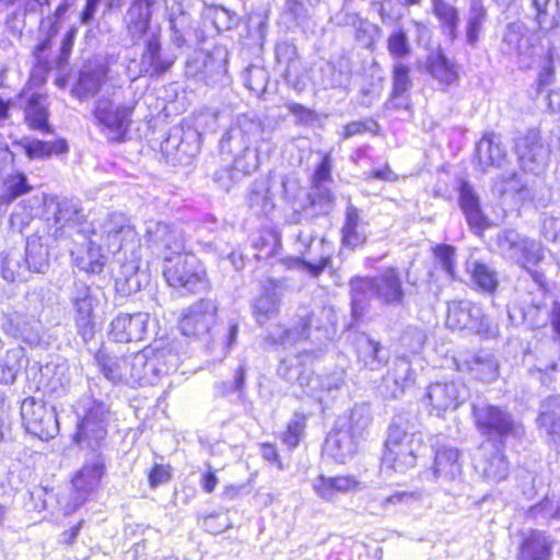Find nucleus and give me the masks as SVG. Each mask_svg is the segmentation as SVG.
Masks as SVG:
<instances>
[{"label": "nucleus", "instance_id": "58", "mask_svg": "<svg viewBox=\"0 0 560 560\" xmlns=\"http://www.w3.org/2000/svg\"><path fill=\"white\" fill-rule=\"evenodd\" d=\"M128 28L132 35H141L149 24V8L142 2L133 3L126 15Z\"/></svg>", "mask_w": 560, "mask_h": 560}, {"label": "nucleus", "instance_id": "8", "mask_svg": "<svg viewBox=\"0 0 560 560\" xmlns=\"http://www.w3.org/2000/svg\"><path fill=\"white\" fill-rule=\"evenodd\" d=\"M135 107L136 101H121L117 94L97 100L94 116L109 141L122 142L125 140Z\"/></svg>", "mask_w": 560, "mask_h": 560}, {"label": "nucleus", "instance_id": "17", "mask_svg": "<svg viewBox=\"0 0 560 560\" xmlns=\"http://www.w3.org/2000/svg\"><path fill=\"white\" fill-rule=\"evenodd\" d=\"M97 238L109 252L120 250L124 242L135 237L129 220L122 213H110L98 224Z\"/></svg>", "mask_w": 560, "mask_h": 560}, {"label": "nucleus", "instance_id": "61", "mask_svg": "<svg viewBox=\"0 0 560 560\" xmlns=\"http://www.w3.org/2000/svg\"><path fill=\"white\" fill-rule=\"evenodd\" d=\"M220 110L215 108H205L196 116V126L202 132L215 131L219 127Z\"/></svg>", "mask_w": 560, "mask_h": 560}, {"label": "nucleus", "instance_id": "40", "mask_svg": "<svg viewBox=\"0 0 560 560\" xmlns=\"http://www.w3.org/2000/svg\"><path fill=\"white\" fill-rule=\"evenodd\" d=\"M331 160L329 155H325L317 166L314 176V189L310 194V198L312 199V203H323L329 205L332 201V194L329 188L326 187V184L331 179Z\"/></svg>", "mask_w": 560, "mask_h": 560}, {"label": "nucleus", "instance_id": "60", "mask_svg": "<svg viewBox=\"0 0 560 560\" xmlns=\"http://www.w3.org/2000/svg\"><path fill=\"white\" fill-rule=\"evenodd\" d=\"M387 49L395 58H405L410 55L411 48L407 34L402 31L394 32L387 39Z\"/></svg>", "mask_w": 560, "mask_h": 560}, {"label": "nucleus", "instance_id": "59", "mask_svg": "<svg viewBox=\"0 0 560 560\" xmlns=\"http://www.w3.org/2000/svg\"><path fill=\"white\" fill-rule=\"evenodd\" d=\"M305 416L295 412L288 423L287 430L282 434V442L289 448H294L299 445L301 435L305 428Z\"/></svg>", "mask_w": 560, "mask_h": 560}, {"label": "nucleus", "instance_id": "35", "mask_svg": "<svg viewBox=\"0 0 560 560\" xmlns=\"http://www.w3.org/2000/svg\"><path fill=\"white\" fill-rule=\"evenodd\" d=\"M434 474L438 478L455 480L462 474L459 452L451 446H442L436 451L434 460Z\"/></svg>", "mask_w": 560, "mask_h": 560}, {"label": "nucleus", "instance_id": "4", "mask_svg": "<svg viewBox=\"0 0 560 560\" xmlns=\"http://www.w3.org/2000/svg\"><path fill=\"white\" fill-rule=\"evenodd\" d=\"M353 312L365 300L374 298L389 306H400L405 300V291L398 269L389 267L373 278L355 277L350 281Z\"/></svg>", "mask_w": 560, "mask_h": 560}, {"label": "nucleus", "instance_id": "54", "mask_svg": "<svg viewBox=\"0 0 560 560\" xmlns=\"http://www.w3.org/2000/svg\"><path fill=\"white\" fill-rule=\"evenodd\" d=\"M147 275L135 265H126L120 276L116 278V288L122 294H131L141 290Z\"/></svg>", "mask_w": 560, "mask_h": 560}, {"label": "nucleus", "instance_id": "28", "mask_svg": "<svg viewBox=\"0 0 560 560\" xmlns=\"http://www.w3.org/2000/svg\"><path fill=\"white\" fill-rule=\"evenodd\" d=\"M4 330L8 335L22 340L31 347L39 345L42 340L40 323L33 317L20 313L11 314L7 318Z\"/></svg>", "mask_w": 560, "mask_h": 560}, {"label": "nucleus", "instance_id": "3", "mask_svg": "<svg viewBox=\"0 0 560 560\" xmlns=\"http://www.w3.org/2000/svg\"><path fill=\"white\" fill-rule=\"evenodd\" d=\"M421 447V433L411 431L405 417L396 416L388 428L385 451L382 457L383 466L398 472H405L415 467Z\"/></svg>", "mask_w": 560, "mask_h": 560}, {"label": "nucleus", "instance_id": "39", "mask_svg": "<svg viewBox=\"0 0 560 560\" xmlns=\"http://www.w3.org/2000/svg\"><path fill=\"white\" fill-rule=\"evenodd\" d=\"M0 273L7 282L26 281L31 273L30 266L24 262L23 253L14 249L3 255L0 262Z\"/></svg>", "mask_w": 560, "mask_h": 560}, {"label": "nucleus", "instance_id": "50", "mask_svg": "<svg viewBox=\"0 0 560 560\" xmlns=\"http://www.w3.org/2000/svg\"><path fill=\"white\" fill-rule=\"evenodd\" d=\"M19 145L30 159H45L52 153H61L67 150L63 141L46 142L37 139H23Z\"/></svg>", "mask_w": 560, "mask_h": 560}, {"label": "nucleus", "instance_id": "41", "mask_svg": "<svg viewBox=\"0 0 560 560\" xmlns=\"http://www.w3.org/2000/svg\"><path fill=\"white\" fill-rule=\"evenodd\" d=\"M534 20L542 31H551L560 24L558 0H532Z\"/></svg>", "mask_w": 560, "mask_h": 560}, {"label": "nucleus", "instance_id": "13", "mask_svg": "<svg viewBox=\"0 0 560 560\" xmlns=\"http://www.w3.org/2000/svg\"><path fill=\"white\" fill-rule=\"evenodd\" d=\"M468 397V387L460 380H454L431 383L424 400L431 415L442 417L446 411L456 410Z\"/></svg>", "mask_w": 560, "mask_h": 560}, {"label": "nucleus", "instance_id": "9", "mask_svg": "<svg viewBox=\"0 0 560 560\" xmlns=\"http://www.w3.org/2000/svg\"><path fill=\"white\" fill-rule=\"evenodd\" d=\"M163 275L170 287L187 292H199L207 288L203 267L194 255L185 252L173 256L165 254Z\"/></svg>", "mask_w": 560, "mask_h": 560}, {"label": "nucleus", "instance_id": "37", "mask_svg": "<svg viewBox=\"0 0 560 560\" xmlns=\"http://www.w3.org/2000/svg\"><path fill=\"white\" fill-rule=\"evenodd\" d=\"M427 67L430 74L441 84H454L459 78L457 65L451 61L442 50L429 55Z\"/></svg>", "mask_w": 560, "mask_h": 560}, {"label": "nucleus", "instance_id": "7", "mask_svg": "<svg viewBox=\"0 0 560 560\" xmlns=\"http://www.w3.org/2000/svg\"><path fill=\"white\" fill-rule=\"evenodd\" d=\"M178 355L171 349L145 348L132 354L131 386L155 385L177 369Z\"/></svg>", "mask_w": 560, "mask_h": 560}, {"label": "nucleus", "instance_id": "29", "mask_svg": "<svg viewBox=\"0 0 560 560\" xmlns=\"http://www.w3.org/2000/svg\"><path fill=\"white\" fill-rule=\"evenodd\" d=\"M19 98H26L24 116L30 128L49 132L46 97L39 93L30 94L28 89L25 88L20 93Z\"/></svg>", "mask_w": 560, "mask_h": 560}, {"label": "nucleus", "instance_id": "11", "mask_svg": "<svg viewBox=\"0 0 560 560\" xmlns=\"http://www.w3.org/2000/svg\"><path fill=\"white\" fill-rule=\"evenodd\" d=\"M472 416L476 427L485 435L520 439L525 433L522 423L515 421L510 412L500 407L474 404Z\"/></svg>", "mask_w": 560, "mask_h": 560}, {"label": "nucleus", "instance_id": "5", "mask_svg": "<svg viewBox=\"0 0 560 560\" xmlns=\"http://www.w3.org/2000/svg\"><path fill=\"white\" fill-rule=\"evenodd\" d=\"M75 413L78 424L74 442L82 450H101L107 435L108 407L102 401L85 397L75 406Z\"/></svg>", "mask_w": 560, "mask_h": 560}, {"label": "nucleus", "instance_id": "43", "mask_svg": "<svg viewBox=\"0 0 560 560\" xmlns=\"http://www.w3.org/2000/svg\"><path fill=\"white\" fill-rule=\"evenodd\" d=\"M42 206L43 198L40 196H32L28 199L21 201L11 213V228L22 233L33 221Z\"/></svg>", "mask_w": 560, "mask_h": 560}, {"label": "nucleus", "instance_id": "15", "mask_svg": "<svg viewBox=\"0 0 560 560\" xmlns=\"http://www.w3.org/2000/svg\"><path fill=\"white\" fill-rule=\"evenodd\" d=\"M446 325L451 329H468L478 334L487 331L489 328L481 307L470 301L448 303Z\"/></svg>", "mask_w": 560, "mask_h": 560}, {"label": "nucleus", "instance_id": "63", "mask_svg": "<svg viewBox=\"0 0 560 560\" xmlns=\"http://www.w3.org/2000/svg\"><path fill=\"white\" fill-rule=\"evenodd\" d=\"M279 246V234L273 231H265L259 236V240L255 242V247H257L266 257L275 255Z\"/></svg>", "mask_w": 560, "mask_h": 560}, {"label": "nucleus", "instance_id": "30", "mask_svg": "<svg viewBox=\"0 0 560 560\" xmlns=\"http://www.w3.org/2000/svg\"><path fill=\"white\" fill-rule=\"evenodd\" d=\"M222 73L221 65L203 51L194 52L186 61L185 74L211 84Z\"/></svg>", "mask_w": 560, "mask_h": 560}, {"label": "nucleus", "instance_id": "21", "mask_svg": "<svg viewBox=\"0 0 560 560\" xmlns=\"http://www.w3.org/2000/svg\"><path fill=\"white\" fill-rule=\"evenodd\" d=\"M148 313L119 314L110 324V337L117 342L140 341L147 334Z\"/></svg>", "mask_w": 560, "mask_h": 560}, {"label": "nucleus", "instance_id": "47", "mask_svg": "<svg viewBox=\"0 0 560 560\" xmlns=\"http://www.w3.org/2000/svg\"><path fill=\"white\" fill-rule=\"evenodd\" d=\"M433 13L441 23L443 32L451 40L458 37L459 15L457 9L444 0H433Z\"/></svg>", "mask_w": 560, "mask_h": 560}, {"label": "nucleus", "instance_id": "12", "mask_svg": "<svg viewBox=\"0 0 560 560\" xmlns=\"http://www.w3.org/2000/svg\"><path fill=\"white\" fill-rule=\"evenodd\" d=\"M21 417L26 431L40 440L52 439L59 432L55 408L43 400L25 398L21 405Z\"/></svg>", "mask_w": 560, "mask_h": 560}, {"label": "nucleus", "instance_id": "2", "mask_svg": "<svg viewBox=\"0 0 560 560\" xmlns=\"http://www.w3.org/2000/svg\"><path fill=\"white\" fill-rule=\"evenodd\" d=\"M218 307L211 300L201 299L187 307L179 319L185 336L208 337L212 347L225 354L235 343L238 326L235 323L215 325Z\"/></svg>", "mask_w": 560, "mask_h": 560}, {"label": "nucleus", "instance_id": "14", "mask_svg": "<svg viewBox=\"0 0 560 560\" xmlns=\"http://www.w3.org/2000/svg\"><path fill=\"white\" fill-rule=\"evenodd\" d=\"M515 151L524 171L539 174L546 170L550 150L542 142L537 129H529L518 137L515 143Z\"/></svg>", "mask_w": 560, "mask_h": 560}, {"label": "nucleus", "instance_id": "49", "mask_svg": "<svg viewBox=\"0 0 560 560\" xmlns=\"http://www.w3.org/2000/svg\"><path fill=\"white\" fill-rule=\"evenodd\" d=\"M24 262L30 266V273L44 272L48 266V249L39 238H28L26 242Z\"/></svg>", "mask_w": 560, "mask_h": 560}, {"label": "nucleus", "instance_id": "19", "mask_svg": "<svg viewBox=\"0 0 560 560\" xmlns=\"http://www.w3.org/2000/svg\"><path fill=\"white\" fill-rule=\"evenodd\" d=\"M312 317V314L304 313L298 315L290 325L279 324L265 336V343L287 348L307 338Z\"/></svg>", "mask_w": 560, "mask_h": 560}, {"label": "nucleus", "instance_id": "1", "mask_svg": "<svg viewBox=\"0 0 560 560\" xmlns=\"http://www.w3.org/2000/svg\"><path fill=\"white\" fill-rule=\"evenodd\" d=\"M221 145L233 156L231 168H222L214 174V180L225 190L242 177L257 171L262 159L275 151V144L265 137L261 121L247 115L236 117L222 138Z\"/></svg>", "mask_w": 560, "mask_h": 560}, {"label": "nucleus", "instance_id": "26", "mask_svg": "<svg viewBox=\"0 0 560 560\" xmlns=\"http://www.w3.org/2000/svg\"><path fill=\"white\" fill-rule=\"evenodd\" d=\"M358 486L359 482L351 476L327 477L319 475L312 482L314 492L322 500L328 502L336 501L340 495L355 491Z\"/></svg>", "mask_w": 560, "mask_h": 560}, {"label": "nucleus", "instance_id": "20", "mask_svg": "<svg viewBox=\"0 0 560 560\" xmlns=\"http://www.w3.org/2000/svg\"><path fill=\"white\" fill-rule=\"evenodd\" d=\"M72 304L75 312V324L79 334L90 338L93 331V311L96 305V296L90 287L82 282L75 283L72 296Z\"/></svg>", "mask_w": 560, "mask_h": 560}, {"label": "nucleus", "instance_id": "23", "mask_svg": "<svg viewBox=\"0 0 560 560\" xmlns=\"http://www.w3.org/2000/svg\"><path fill=\"white\" fill-rule=\"evenodd\" d=\"M415 371L410 362L399 359L394 362L392 369L383 377L380 386L381 394L385 398H398L415 384Z\"/></svg>", "mask_w": 560, "mask_h": 560}, {"label": "nucleus", "instance_id": "64", "mask_svg": "<svg viewBox=\"0 0 560 560\" xmlns=\"http://www.w3.org/2000/svg\"><path fill=\"white\" fill-rule=\"evenodd\" d=\"M458 200L464 214L480 207L479 198L468 183L460 185Z\"/></svg>", "mask_w": 560, "mask_h": 560}, {"label": "nucleus", "instance_id": "52", "mask_svg": "<svg viewBox=\"0 0 560 560\" xmlns=\"http://www.w3.org/2000/svg\"><path fill=\"white\" fill-rule=\"evenodd\" d=\"M410 86L409 68L402 62L394 65L392 104L395 108L407 107L404 94Z\"/></svg>", "mask_w": 560, "mask_h": 560}, {"label": "nucleus", "instance_id": "36", "mask_svg": "<svg viewBox=\"0 0 560 560\" xmlns=\"http://www.w3.org/2000/svg\"><path fill=\"white\" fill-rule=\"evenodd\" d=\"M357 348L359 361L372 371L380 370L387 362L388 355L383 346L365 335L358 338Z\"/></svg>", "mask_w": 560, "mask_h": 560}, {"label": "nucleus", "instance_id": "46", "mask_svg": "<svg viewBox=\"0 0 560 560\" xmlns=\"http://www.w3.org/2000/svg\"><path fill=\"white\" fill-rule=\"evenodd\" d=\"M538 422L549 435L560 436V396L549 397L541 402Z\"/></svg>", "mask_w": 560, "mask_h": 560}, {"label": "nucleus", "instance_id": "6", "mask_svg": "<svg viewBox=\"0 0 560 560\" xmlns=\"http://www.w3.org/2000/svg\"><path fill=\"white\" fill-rule=\"evenodd\" d=\"M498 250L502 257L528 271L533 279L541 284L542 275L534 271L544 258L542 246L536 240L526 237L515 230H504L497 235Z\"/></svg>", "mask_w": 560, "mask_h": 560}, {"label": "nucleus", "instance_id": "48", "mask_svg": "<svg viewBox=\"0 0 560 560\" xmlns=\"http://www.w3.org/2000/svg\"><path fill=\"white\" fill-rule=\"evenodd\" d=\"M550 542L542 533H532L522 545L521 560H548Z\"/></svg>", "mask_w": 560, "mask_h": 560}, {"label": "nucleus", "instance_id": "34", "mask_svg": "<svg viewBox=\"0 0 560 560\" xmlns=\"http://www.w3.org/2000/svg\"><path fill=\"white\" fill-rule=\"evenodd\" d=\"M477 156L482 167L500 166L506 158V150L502 145L501 137L493 132L485 135L477 144Z\"/></svg>", "mask_w": 560, "mask_h": 560}, {"label": "nucleus", "instance_id": "56", "mask_svg": "<svg viewBox=\"0 0 560 560\" xmlns=\"http://www.w3.org/2000/svg\"><path fill=\"white\" fill-rule=\"evenodd\" d=\"M67 10L68 4L66 2L60 3L52 15H48L40 20L39 31L47 36V39L36 47V58L38 61L40 58L39 54L48 47L49 39L58 33L59 21Z\"/></svg>", "mask_w": 560, "mask_h": 560}, {"label": "nucleus", "instance_id": "18", "mask_svg": "<svg viewBox=\"0 0 560 560\" xmlns=\"http://www.w3.org/2000/svg\"><path fill=\"white\" fill-rule=\"evenodd\" d=\"M475 468L485 480L494 483L504 480L510 471L505 456L491 443L481 445Z\"/></svg>", "mask_w": 560, "mask_h": 560}, {"label": "nucleus", "instance_id": "24", "mask_svg": "<svg viewBox=\"0 0 560 560\" xmlns=\"http://www.w3.org/2000/svg\"><path fill=\"white\" fill-rule=\"evenodd\" d=\"M294 245L301 257L305 253L312 254V249L318 252L316 255H311L313 261L310 262V266L312 268V276H319L330 259L328 244L325 240L316 237L310 229L301 230L295 236Z\"/></svg>", "mask_w": 560, "mask_h": 560}, {"label": "nucleus", "instance_id": "42", "mask_svg": "<svg viewBox=\"0 0 560 560\" xmlns=\"http://www.w3.org/2000/svg\"><path fill=\"white\" fill-rule=\"evenodd\" d=\"M366 240L364 224L359 218L358 209L349 205L346 210V222L342 228V242L346 246L354 248Z\"/></svg>", "mask_w": 560, "mask_h": 560}, {"label": "nucleus", "instance_id": "53", "mask_svg": "<svg viewBox=\"0 0 560 560\" xmlns=\"http://www.w3.org/2000/svg\"><path fill=\"white\" fill-rule=\"evenodd\" d=\"M467 268L472 281L480 290L492 293L497 289L499 283L497 272L488 265L474 260L468 262Z\"/></svg>", "mask_w": 560, "mask_h": 560}, {"label": "nucleus", "instance_id": "44", "mask_svg": "<svg viewBox=\"0 0 560 560\" xmlns=\"http://www.w3.org/2000/svg\"><path fill=\"white\" fill-rule=\"evenodd\" d=\"M276 60L283 77L289 80L301 70V59L294 44L281 42L275 48Z\"/></svg>", "mask_w": 560, "mask_h": 560}, {"label": "nucleus", "instance_id": "27", "mask_svg": "<svg viewBox=\"0 0 560 560\" xmlns=\"http://www.w3.org/2000/svg\"><path fill=\"white\" fill-rule=\"evenodd\" d=\"M104 467L103 458L101 455H96L92 460H88L75 474L72 485L78 493V504H81L97 488L104 474Z\"/></svg>", "mask_w": 560, "mask_h": 560}, {"label": "nucleus", "instance_id": "57", "mask_svg": "<svg viewBox=\"0 0 560 560\" xmlns=\"http://www.w3.org/2000/svg\"><path fill=\"white\" fill-rule=\"evenodd\" d=\"M67 10L68 4L66 2L60 3L52 15H48L40 20L39 31L47 36V39L36 47V58L38 61L40 58L39 54L48 47L49 39L58 33L59 21Z\"/></svg>", "mask_w": 560, "mask_h": 560}, {"label": "nucleus", "instance_id": "33", "mask_svg": "<svg viewBox=\"0 0 560 560\" xmlns=\"http://www.w3.org/2000/svg\"><path fill=\"white\" fill-rule=\"evenodd\" d=\"M106 74V68L103 66L85 68L80 72L79 79L72 88V94L80 100L94 96L104 84Z\"/></svg>", "mask_w": 560, "mask_h": 560}, {"label": "nucleus", "instance_id": "31", "mask_svg": "<svg viewBox=\"0 0 560 560\" xmlns=\"http://www.w3.org/2000/svg\"><path fill=\"white\" fill-rule=\"evenodd\" d=\"M358 450V440L336 423L335 429L328 434L325 451L338 463H346Z\"/></svg>", "mask_w": 560, "mask_h": 560}, {"label": "nucleus", "instance_id": "62", "mask_svg": "<svg viewBox=\"0 0 560 560\" xmlns=\"http://www.w3.org/2000/svg\"><path fill=\"white\" fill-rule=\"evenodd\" d=\"M4 185L11 198H16L32 189L27 183L26 176L23 173L9 175L4 182Z\"/></svg>", "mask_w": 560, "mask_h": 560}, {"label": "nucleus", "instance_id": "25", "mask_svg": "<svg viewBox=\"0 0 560 560\" xmlns=\"http://www.w3.org/2000/svg\"><path fill=\"white\" fill-rule=\"evenodd\" d=\"M95 361L103 375L114 384L124 383L131 386V363L132 354L128 357H117L98 351Z\"/></svg>", "mask_w": 560, "mask_h": 560}, {"label": "nucleus", "instance_id": "22", "mask_svg": "<svg viewBox=\"0 0 560 560\" xmlns=\"http://www.w3.org/2000/svg\"><path fill=\"white\" fill-rule=\"evenodd\" d=\"M55 224L59 230L71 229L78 234L96 236L94 223L88 222L78 201L63 199L57 203L55 211Z\"/></svg>", "mask_w": 560, "mask_h": 560}, {"label": "nucleus", "instance_id": "45", "mask_svg": "<svg viewBox=\"0 0 560 560\" xmlns=\"http://www.w3.org/2000/svg\"><path fill=\"white\" fill-rule=\"evenodd\" d=\"M487 10L479 1H472L466 15V43L475 47L479 40L483 24L487 21Z\"/></svg>", "mask_w": 560, "mask_h": 560}, {"label": "nucleus", "instance_id": "51", "mask_svg": "<svg viewBox=\"0 0 560 560\" xmlns=\"http://www.w3.org/2000/svg\"><path fill=\"white\" fill-rule=\"evenodd\" d=\"M280 299L275 290L266 291L254 302V315L257 323L262 326L279 313Z\"/></svg>", "mask_w": 560, "mask_h": 560}, {"label": "nucleus", "instance_id": "32", "mask_svg": "<svg viewBox=\"0 0 560 560\" xmlns=\"http://www.w3.org/2000/svg\"><path fill=\"white\" fill-rule=\"evenodd\" d=\"M88 238L86 252L83 255L71 252L75 265L89 273H100L105 265V256L102 254L103 242L92 233L83 234Z\"/></svg>", "mask_w": 560, "mask_h": 560}, {"label": "nucleus", "instance_id": "16", "mask_svg": "<svg viewBox=\"0 0 560 560\" xmlns=\"http://www.w3.org/2000/svg\"><path fill=\"white\" fill-rule=\"evenodd\" d=\"M145 238L153 247L173 256L185 250L183 233L165 222L149 220L145 222Z\"/></svg>", "mask_w": 560, "mask_h": 560}, {"label": "nucleus", "instance_id": "55", "mask_svg": "<svg viewBox=\"0 0 560 560\" xmlns=\"http://www.w3.org/2000/svg\"><path fill=\"white\" fill-rule=\"evenodd\" d=\"M468 370L480 381L492 382L498 376V362L492 354L475 355Z\"/></svg>", "mask_w": 560, "mask_h": 560}, {"label": "nucleus", "instance_id": "38", "mask_svg": "<svg viewBox=\"0 0 560 560\" xmlns=\"http://www.w3.org/2000/svg\"><path fill=\"white\" fill-rule=\"evenodd\" d=\"M372 421L368 406H355L348 415L341 416L336 423L345 429L355 440L363 438Z\"/></svg>", "mask_w": 560, "mask_h": 560}, {"label": "nucleus", "instance_id": "10", "mask_svg": "<svg viewBox=\"0 0 560 560\" xmlns=\"http://www.w3.org/2000/svg\"><path fill=\"white\" fill-rule=\"evenodd\" d=\"M175 61L176 56L163 51L159 36L152 34L144 40L140 57L129 61L127 75L131 81H136L140 77L159 78L165 74Z\"/></svg>", "mask_w": 560, "mask_h": 560}]
</instances>
